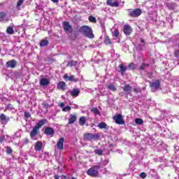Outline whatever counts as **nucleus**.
I'll use <instances>...</instances> for the list:
<instances>
[{
	"mask_svg": "<svg viewBox=\"0 0 179 179\" xmlns=\"http://www.w3.org/2000/svg\"><path fill=\"white\" fill-rule=\"evenodd\" d=\"M48 122L47 119L40 120L37 124V125L34 126L29 133V136L31 139H34V136H37L38 134H40V129L43 127V125H45Z\"/></svg>",
	"mask_w": 179,
	"mask_h": 179,
	"instance_id": "f257e3e1",
	"label": "nucleus"
},
{
	"mask_svg": "<svg viewBox=\"0 0 179 179\" xmlns=\"http://www.w3.org/2000/svg\"><path fill=\"white\" fill-rule=\"evenodd\" d=\"M80 33L81 34H83L85 37H87V38H94V34H93V29H92V27L87 26V25H83L79 29Z\"/></svg>",
	"mask_w": 179,
	"mask_h": 179,
	"instance_id": "f03ea898",
	"label": "nucleus"
},
{
	"mask_svg": "<svg viewBox=\"0 0 179 179\" xmlns=\"http://www.w3.org/2000/svg\"><path fill=\"white\" fill-rule=\"evenodd\" d=\"M100 164L92 166L90 169L87 171V176L90 177H99V170H100Z\"/></svg>",
	"mask_w": 179,
	"mask_h": 179,
	"instance_id": "7ed1b4c3",
	"label": "nucleus"
},
{
	"mask_svg": "<svg viewBox=\"0 0 179 179\" xmlns=\"http://www.w3.org/2000/svg\"><path fill=\"white\" fill-rule=\"evenodd\" d=\"M128 11V16L130 17H139L142 15L141 8H129Z\"/></svg>",
	"mask_w": 179,
	"mask_h": 179,
	"instance_id": "20e7f679",
	"label": "nucleus"
},
{
	"mask_svg": "<svg viewBox=\"0 0 179 179\" xmlns=\"http://www.w3.org/2000/svg\"><path fill=\"white\" fill-rule=\"evenodd\" d=\"M100 138V134L99 133L92 134V133H85L83 134L84 141H93L94 139H99Z\"/></svg>",
	"mask_w": 179,
	"mask_h": 179,
	"instance_id": "39448f33",
	"label": "nucleus"
},
{
	"mask_svg": "<svg viewBox=\"0 0 179 179\" xmlns=\"http://www.w3.org/2000/svg\"><path fill=\"white\" fill-rule=\"evenodd\" d=\"M62 26L64 31L66 32L67 34L73 33V28L72 27V25L69 24V22L64 21L62 22Z\"/></svg>",
	"mask_w": 179,
	"mask_h": 179,
	"instance_id": "423d86ee",
	"label": "nucleus"
},
{
	"mask_svg": "<svg viewBox=\"0 0 179 179\" xmlns=\"http://www.w3.org/2000/svg\"><path fill=\"white\" fill-rule=\"evenodd\" d=\"M113 120L115 122V124L118 125H122L125 124V121H124V117H122V115L117 114L113 116Z\"/></svg>",
	"mask_w": 179,
	"mask_h": 179,
	"instance_id": "0eeeda50",
	"label": "nucleus"
},
{
	"mask_svg": "<svg viewBox=\"0 0 179 179\" xmlns=\"http://www.w3.org/2000/svg\"><path fill=\"white\" fill-rule=\"evenodd\" d=\"M160 80H155L154 82L149 83L150 87L153 90H159L160 89Z\"/></svg>",
	"mask_w": 179,
	"mask_h": 179,
	"instance_id": "6e6552de",
	"label": "nucleus"
},
{
	"mask_svg": "<svg viewBox=\"0 0 179 179\" xmlns=\"http://www.w3.org/2000/svg\"><path fill=\"white\" fill-rule=\"evenodd\" d=\"M63 79H64L66 82H67V80H69V82H74L75 83L79 82V79L75 78V76L72 75L69 77L67 73L64 76Z\"/></svg>",
	"mask_w": 179,
	"mask_h": 179,
	"instance_id": "1a4fd4ad",
	"label": "nucleus"
},
{
	"mask_svg": "<svg viewBox=\"0 0 179 179\" xmlns=\"http://www.w3.org/2000/svg\"><path fill=\"white\" fill-rule=\"evenodd\" d=\"M123 33L126 36H131L132 34V27L129 24H125L123 27Z\"/></svg>",
	"mask_w": 179,
	"mask_h": 179,
	"instance_id": "9d476101",
	"label": "nucleus"
},
{
	"mask_svg": "<svg viewBox=\"0 0 179 179\" xmlns=\"http://www.w3.org/2000/svg\"><path fill=\"white\" fill-rule=\"evenodd\" d=\"M6 68L15 69L17 66V62L15 59H12L6 63Z\"/></svg>",
	"mask_w": 179,
	"mask_h": 179,
	"instance_id": "9b49d317",
	"label": "nucleus"
},
{
	"mask_svg": "<svg viewBox=\"0 0 179 179\" xmlns=\"http://www.w3.org/2000/svg\"><path fill=\"white\" fill-rule=\"evenodd\" d=\"M45 135H47V136H53L54 134H55V131H54V129L52 127H45L44 131Z\"/></svg>",
	"mask_w": 179,
	"mask_h": 179,
	"instance_id": "f8f14e48",
	"label": "nucleus"
},
{
	"mask_svg": "<svg viewBox=\"0 0 179 179\" xmlns=\"http://www.w3.org/2000/svg\"><path fill=\"white\" fill-rule=\"evenodd\" d=\"M122 89L124 93L127 95L131 94V92L132 91V87L129 84H127L124 87H122Z\"/></svg>",
	"mask_w": 179,
	"mask_h": 179,
	"instance_id": "ddd939ff",
	"label": "nucleus"
},
{
	"mask_svg": "<svg viewBox=\"0 0 179 179\" xmlns=\"http://www.w3.org/2000/svg\"><path fill=\"white\" fill-rule=\"evenodd\" d=\"M106 4L111 8H118L120 6V3L117 1H113V0H106Z\"/></svg>",
	"mask_w": 179,
	"mask_h": 179,
	"instance_id": "4468645a",
	"label": "nucleus"
},
{
	"mask_svg": "<svg viewBox=\"0 0 179 179\" xmlns=\"http://www.w3.org/2000/svg\"><path fill=\"white\" fill-rule=\"evenodd\" d=\"M76 120H78V115L76 113L71 114L69 118V124L72 125V124L76 122Z\"/></svg>",
	"mask_w": 179,
	"mask_h": 179,
	"instance_id": "2eb2a0df",
	"label": "nucleus"
},
{
	"mask_svg": "<svg viewBox=\"0 0 179 179\" xmlns=\"http://www.w3.org/2000/svg\"><path fill=\"white\" fill-rule=\"evenodd\" d=\"M70 94L72 97H78L80 94V90L79 88H73L70 91Z\"/></svg>",
	"mask_w": 179,
	"mask_h": 179,
	"instance_id": "dca6fc26",
	"label": "nucleus"
},
{
	"mask_svg": "<svg viewBox=\"0 0 179 179\" xmlns=\"http://www.w3.org/2000/svg\"><path fill=\"white\" fill-rule=\"evenodd\" d=\"M57 89L58 90H66V83H65L64 81L59 82L57 86Z\"/></svg>",
	"mask_w": 179,
	"mask_h": 179,
	"instance_id": "f3484780",
	"label": "nucleus"
},
{
	"mask_svg": "<svg viewBox=\"0 0 179 179\" xmlns=\"http://www.w3.org/2000/svg\"><path fill=\"white\" fill-rule=\"evenodd\" d=\"M65 141V138L64 137H62L59 139L57 143V149L59 150H62L64 149V142Z\"/></svg>",
	"mask_w": 179,
	"mask_h": 179,
	"instance_id": "a211bd4d",
	"label": "nucleus"
},
{
	"mask_svg": "<svg viewBox=\"0 0 179 179\" xmlns=\"http://www.w3.org/2000/svg\"><path fill=\"white\" fill-rule=\"evenodd\" d=\"M34 149H35L36 152H40V150H41V149H43V142H41V141L36 142Z\"/></svg>",
	"mask_w": 179,
	"mask_h": 179,
	"instance_id": "6ab92c4d",
	"label": "nucleus"
},
{
	"mask_svg": "<svg viewBox=\"0 0 179 179\" xmlns=\"http://www.w3.org/2000/svg\"><path fill=\"white\" fill-rule=\"evenodd\" d=\"M103 43L105 45H113V41L108 35L105 36Z\"/></svg>",
	"mask_w": 179,
	"mask_h": 179,
	"instance_id": "aec40b11",
	"label": "nucleus"
},
{
	"mask_svg": "<svg viewBox=\"0 0 179 179\" xmlns=\"http://www.w3.org/2000/svg\"><path fill=\"white\" fill-rule=\"evenodd\" d=\"M40 85L41 86H47L50 85V81L48 80V78H41L40 80Z\"/></svg>",
	"mask_w": 179,
	"mask_h": 179,
	"instance_id": "412c9836",
	"label": "nucleus"
},
{
	"mask_svg": "<svg viewBox=\"0 0 179 179\" xmlns=\"http://www.w3.org/2000/svg\"><path fill=\"white\" fill-rule=\"evenodd\" d=\"M79 124L81 127H83L84 125H86V117L82 116L79 119Z\"/></svg>",
	"mask_w": 179,
	"mask_h": 179,
	"instance_id": "4be33fe9",
	"label": "nucleus"
},
{
	"mask_svg": "<svg viewBox=\"0 0 179 179\" xmlns=\"http://www.w3.org/2000/svg\"><path fill=\"white\" fill-rule=\"evenodd\" d=\"M99 128L100 129H108V126H107V124L106 122H101L98 124Z\"/></svg>",
	"mask_w": 179,
	"mask_h": 179,
	"instance_id": "5701e85b",
	"label": "nucleus"
},
{
	"mask_svg": "<svg viewBox=\"0 0 179 179\" xmlns=\"http://www.w3.org/2000/svg\"><path fill=\"white\" fill-rule=\"evenodd\" d=\"M6 33L8 34H15V30H13L12 27H8L6 29Z\"/></svg>",
	"mask_w": 179,
	"mask_h": 179,
	"instance_id": "b1692460",
	"label": "nucleus"
},
{
	"mask_svg": "<svg viewBox=\"0 0 179 179\" xmlns=\"http://www.w3.org/2000/svg\"><path fill=\"white\" fill-rule=\"evenodd\" d=\"M49 42L48 40H42L40 43L41 47H45V45H48Z\"/></svg>",
	"mask_w": 179,
	"mask_h": 179,
	"instance_id": "393cba45",
	"label": "nucleus"
},
{
	"mask_svg": "<svg viewBox=\"0 0 179 179\" xmlns=\"http://www.w3.org/2000/svg\"><path fill=\"white\" fill-rule=\"evenodd\" d=\"M119 68L122 74L127 71V66H124V64H120Z\"/></svg>",
	"mask_w": 179,
	"mask_h": 179,
	"instance_id": "a878e982",
	"label": "nucleus"
},
{
	"mask_svg": "<svg viewBox=\"0 0 179 179\" xmlns=\"http://www.w3.org/2000/svg\"><path fill=\"white\" fill-rule=\"evenodd\" d=\"M91 112L96 115H100V110L97 108H92Z\"/></svg>",
	"mask_w": 179,
	"mask_h": 179,
	"instance_id": "bb28decb",
	"label": "nucleus"
},
{
	"mask_svg": "<svg viewBox=\"0 0 179 179\" xmlns=\"http://www.w3.org/2000/svg\"><path fill=\"white\" fill-rule=\"evenodd\" d=\"M76 65H78V62L71 61L68 62L67 66H71L72 68V66H76Z\"/></svg>",
	"mask_w": 179,
	"mask_h": 179,
	"instance_id": "cd10ccee",
	"label": "nucleus"
},
{
	"mask_svg": "<svg viewBox=\"0 0 179 179\" xmlns=\"http://www.w3.org/2000/svg\"><path fill=\"white\" fill-rule=\"evenodd\" d=\"M88 20L89 22H90L91 23H97V20L93 17L92 15H90L89 17H88Z\"/></svg>",
	"mask_w": 179,
	"mask_h": 179,
	"instance_id": "c85d7f7f",
	"label": "nucleus"
},
{
	"mask_svg": "<svg viewBox=\"0 0 179 179\" xmlns=\"http://www.w3.org/2000/svg\"><path fill=\"white\" fill-rule=\"evenodd\" d=\"M128 68L131 71H134V69H136V64L135 63H130L128 66Z\"/></svg>",
	"mask_w": 179,
	"mask_h": 179,
	"instance_id": "c756f323",
	"label": "nucleus"
},
{
	"mask_svg": "<svg viewBox=\"0 0 179 179\" xmlns=\"http://www.w3.org/2000/svg\"><path fill=\"white\" fill-rule=\"evenodd\" d=\"M0 120L1 121H9V117H6V115L5 114L2 113L0 115Z\"/></svg>",
	"mask_w": 179,
	"mask_h": 179,
	"instance_id": "7c9ffc66",
	"label": "nucleus"
},
{
	"mask_svg": "<svg viewBox=\"0 0 179 179\" xmlns=\"http://www.w3.org/2000/svg\"><path fill=\"white\" fill-rule=\"evenodd\" d=\"M94 153L98 155V156H103V150L96 149L94 150Z\"/></svg>",
	"mask_w": 179,
	"mask_h": 179,
	"instance_id": "2f4dec72",
	"label": "nucleus"
},
{
	"mask_svg": "<svg viewBox=\"0 0 179 179\" xmlns=\"http://www.w3.org/2000/svg\"><path fill=\"white\" fill-rule=\"evenodd\" d=\"M108 89L111 90L112 92H116L117 87L114 85H108Z\"/></svg>",
	"mask_w": 179,
	"mask_h": 179,
	"instance_id": "473e14b6",
	"label": "nucleus"
},
{
	"mask_svg": "<svg viewBox=\"0 0 179 179\" xmlns=\"http://www.w3.org/2000/svg\"><path fill=\"white\" fill-rule=\"evenodd\" d=\"M135 122L136 124H137L138 125H142V124H143V120L141 119V118H136L135 120Z\"/></svg>",
	"mask_w": 179,
	"mask_h": 179,
	"instance_id": "72a5a7b5",
	"label": "nucleus"
},
{
	"mask_svg": "<svg viewBox=\"0 0 179 179\" xmlns=\"http://www.w3.org/2000/svg\"><path fill=\"white\" fill-rule=\"evenodd\" d=\"M118 36H120V31H118V29H115L113 32V36L117 38Z\"/></svg>",
	"mask_w": 179,
	"mask_h": 179,
	"instance_id": "f704fd0d",
	"label": "nucleus"
},
{
	"mask_svg": "<svg viewBox=\"0 0 179 179\" xmlns=\"http://www.w3.org/2000/svg\"><path fill=\"white\" fill-rule=\"evenodd\" d=\"M6 149L8 155H12V153L13 152V150H12V148L9 146L6 147Z\"/></svg>",
	"mask_w": 179,
	"mask_h": 179,
	"instance_id": "c9c22d12",
	"label": "nucleus"
},
{
	"mask_svg": "<svg viewBox=\"0 0 179 179\" xmlns=\"http://www.w3.org/2000/svg\"><path fill=\"white\" fill-rule=\"evenodd\" d=\"M71 108L69 106H66V107L62 108V111L64 113H66V111H71Z\"/></svg>",
	"mask_w": 179,
	"mask_h": 179,
	"instance_id": "e433bc0d",
	"label": "nucleus"
},
{
	"mask_svg": "<svg viewBox=\"0 0 179 179\" xmlns=\"http://www.w3.org/2000/svg\"><path fill=\"white\" fill-rule=\"evenodd\" d=\"M145 68H146V64L142 63L141 65L139 66L140 71H145Z\"/></svg>",
	"mask_w": 179,
	"mask_h": 179,
	"instance_id": "4c0bfd02",
	"label": "nucleus"
},
{
	"mask_svg": "<svg viewBox=\"0 0 179 179\" xmlns=\"http://www.w3.org/2000/svg\"><path fill=\"white\" fill-rule=\"evenodd\" d=\"M24 117L27 119H29L31 117V114H30L29 112H24Z\"/></svg>",
	"mask_w": 179,
	"mask_h": 179,
	"instance_id": "58836bf2",
	"label": "nucleus"
},
{
	"mask_svg": "<svg viewBox=\"0 0 179 179\" xmlns=\"http://www.w3.org/2000/svg\"><path fill=\"white\" fill-rule=\"evenodd\" d=\"M42 107H43V108H45V110H48V107H50V105H48L45 102H43V103H42Z\"/></svg>",
	"mask_w": 179,
	"mask_h": 179,
	"instance_id": "ea45409f",
	"label": "nucleus"
},
{
	"mask_svg": "<svg viewBox=\"0 0 179 179\" xmlns=\"http://www.w3.org/2000/svg\"><path fill=\"white\" fill-rule=\"evenodd\" d=\"M24 2V0H19L17 3V8H20L22 6V4Z\"/></svg>",
	"mask_w": 179,
	"mask_h": 179,
	"instance_id": "a19ab883",
	"label": "nucleus"
},
{
	"mask_svg": "<svg viewBox=\"0 0 179 179\" xmlns=\"http://www.w3.org/2000/svg\"><path fill=\"white\" fill-rule=\"evenodd\" d=\"M147 176H148V175H146V173H145V172H142V173L140 174L141 178H146Z\"/></svg>",
	"mask_w": 179,
	"mask_h": 179,
	"instance_id": "79ce46f5",
	"label": "nucleus"
},
{
	"mask_svg": "<svg viewBox=\"0 0 179 179\" xmlns=\"http://www.w3.org/2000/svg\"><path fill=\"white\" fill-rule=\"evenodd\" d=\"M174 57L176 58H178V57H179V50H175V52H174Z\"/></svg>",
	"mask_w": 179,
	"mask_h": 179,
	"instance_id": "37998d69",
	"label": "nucleus"
},
{
	"mask_svg": "<svg viewBox=\"0 0 179 179\" xmlns=\"http://www.w3.org/2000/svg\"><path fill=\"white\" fill-rule=\"evenodd\" d=\"M141 43L143 44V47H145V45H146V42L145 41V39L143 38H141L140 39Z\"/></svg>",
	"mask_w": 179,
	"mask_h": 179,
	"instance_id": "c03bdc74",
	"label": "nucleus"
},
{
	"mask_svg": "<svg viewBox=\"0 0 179 179\" xmlns=\"http://www.w3.org/2000/svg\"><path fill=\"white\" fill-rule=\"evenodd\" d=\"M133 92H134V93H141V92H142V90H138V88H134Z\"/></svg>",
	"mask_w": 179,
	"mask_h": 179,
	"instance_id": "a18cd8bd",
	"label": "nucleus"
},
{
	"mask_svg": "<svg viewBox=\"0 0 179 179\" xmlns=\"http://www.w3.org/2000/svg\"><path fill=\"white\" fill-rule=\"evenodd\" d=\"M6 16V14L3 12L0 13V19H2Z\"/></svg>",
	"mask_w": 179,
	"mask_h": 179,
	"instance_id": "49530a36",
	"label": "nucleus"
},
{
	"mask_svg": "<svg viewBox=\"0 0 179 179\" xmlns=\"http://www.w3.org/2000/svg\"><path fill=\"white\" fill-rule=\"evenodd\" d=\"M29 142H30V141L27 138H24V145H27V143H29Z\"/></svg>",
	"mask_w": 179,
	"mask_h": 179,
	"instance_id": "de8ad7c7",
	"label": "nucleus"
},
{
	"mask_svg": "<svg viewBox=\"0 0 179 179\" xmlns=\"http://www.w3.org/2000/svg\"><path fill=\"white\" fill-rule=\"evenodd\" d=\"M5 142V136L0 137V143Z\"/></svg>",
	"mask_w": 179,
	"mask_h": 179,
	"instance_id": "09e8293b",
	"label": "nucleus"
},
{
	"mask_svg": "<svg viewBox=\"0 0 179 179\" xmlns=\"http://www.w3.org/2000/svg\"><path fill=\"white\" fill-rule=\"evenodd\" d=\"M52 2H54V3H58L59 2V0H51Z\"/></svg>",
	"mask_w": 179,
	"mask_h": 179,
	"instance_id": "8fccbe9b",
	"label": "nucleus"
},
{
	"mask_svg": "<svg viewBox=\"0 0 179 179\" xmlns=\"http://www.w3.org/2000/svg\"><path fill=\"white\" fill-rule=\"evenodd\" d=\"M60 107H61L62 108H63V107H65V103H64L63 102H62V103H60Z\"/></svg>",
	"mask_w": 179,
	"mask_h": 179,
	"instance_id": "3c124183",
	"label": "nucleus"
},
{
	"mask_svg": "<svg viewBox=\"0 0 179 179\" xmlns=\"http://www.w3.org/2000/svg\"><path fill=\"white\" fill-rule=\"evenodd\" d=\"M54 178L55 179H59V176H58V175H55Z\"/></svg>",
	"mask_w": 179,
	"mask_h": 179,
	"instance_id": "603ef678",
	"label": "nucleus"
},
{
	"mask_svg": "<svg viewBox=\"0 0 179 179\" xmlns=\"http://www.w3.org/2000/svg\"><path fill=\"white\" fill-rule=\"evenodd\" d=\"M114 147V145H113V144H110L109 145H108V148H113Z\"/></svg>",
	"mask_w": 179,
	"mask_h": 179,
	"instance_id": "864d4df0",
	"label": "nucleus"
},
{
	"mask_svg": "<svg viewBox=\"0 0 179 179\" xmlns=\"http://www.w3.org/2000/svg\"><path fill=\"white\" fill-rule=\"evenodd\" d=\"M145 66H149V64H145Z\"/></svg>",
	"mask_w": 179,
	"mask_h": 179,
	"instance_id": "5fc2aeb1",
	"label": "nucleus"
},
{
	"mask_svg": "<svg viewBox=\"0 0 179 179\" xmlns=\"http://www.w3.org/2000/svg\"><path fill=\"white\" fill-rule=\"evenodd\" d=\"M71 179H76V178H75V177H72V178H71Z\"/></svg>",
	"mask_w": 179,
	"mask_h": 179,
	"instance_id": "6e6d98bb",
	"label": "nucleus"
},
{
	"mask_svg": "<svg viewBox=\"0 0 179 179\" xmlns=\"http://www.w3.org/2000/svg\"><path fill=\"white\" fill-rule=\"evenodd\" d=\"M178 48H179V43L178 44Z\"/></svg>",
	"mask_w": 179,
	"mask_h": 179,
	"instance_id": "4d7b16f0",
	"label": "nucleus"
},
{
	"mask_svg": "<svg viewBox=\"0 0 179 179\" xmlns=\"http://www.w3.org/2000/svg\"><path fill=\"white\" fill-rule=\"evenodd\" d=\"M0 52H1V49H0Z\"/></svg>",
	"mask_w": 179,
	"mask_h": 179,
	"instance_id": "13d9d810",
	"label": "nucleus"
}]
</instances>
